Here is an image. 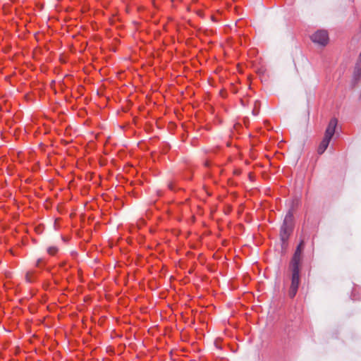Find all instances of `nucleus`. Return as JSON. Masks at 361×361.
<instances>
[{"label": "nucleus", "mask_w": 361, "mask_h": 361, "mask_svg": "<svg viewBox=\"0 0 361 361\" xmlns=\"http://www.w3.org/2000/svg\"><path fill=\"white\" fill-rule=\"evenodd\" d=\"M293 223V216L291 212H288L285 216L283 224L281 229V238L282 241H286L292 231Z\"/></svg>", "instance_id": "obj_3"}, {"label": "nucleus", "mask_w": 361, "mask_h": 361, "mask_svg": "<svg viewBox=\"0 0 361 361\" xmlns=\"http://www.w3.org/2000/svg\"><path fill=\"white\" fill-rule=\"evenodd\" d=\"M311 39L314 43L325 46L329 42V35L326 30H318L312 35Z\"/></svg>", "instance_id": "obj_4"}, {"label": "nucleus", "mask_w": 361, "mask_h": 361, "mask_svg": "<svg viewBox=\"0 0 361 361\" xmlns=\"http://www.w3.org/2000/svg\"><path fill=\"white\" fill-rule=\"evenodd\" d=\"M57 250H58L56 247H50L48 249V252H49V254L54 255L55 253H56Z\"/></svg>", "instance_id": "obj_6"}, {"label": "nucleus", "mask_w": 361, "mask_h": 361, "mask_svg": "<svg viewBox=\"0 0 361 361\" xmlns=\"http://www.w3.org/2000/svg\"><path fill=\"white\" fill-rule=\"evenodd\" d=\"M252 113H253V114L257 115V114H258V111H255V110H253V111H252Z\"/></svg>", "instance_id": "obj_7"}, {"label": "nucleus", "mask_w": 361, "mask_h": 361, "mask_svg": "<svg viewBox=\"0 0 361 361\" xmlns=\"http://www.w3.org/2000/svg\"><path fill=\"white\" fill-rule=\"evenodd\" d=\"M336 125L337 119L334 118H331L326 129L324 137L318 147L319 154H323L328 147L330 140L335 133Z\"/></svg>", "instance_id": "obj_2"}, {"label": "nucleus", "mask_w": 361, "mask_h": 361, "mask_svg": "<svg viewBox=\"0 0 361 361\" xmlns=\"http://www.w3.org/2000/svg\"><path fill=\"white\" fill-rule=\"evenodd\" d=\"M304 248V242L301 241L298 245L290 263L292 269V280L289 290V296L295 297L297 293L300 283V264L302 258V252Z\"/></svg>", "instance_id": "obj_1"}, {"label": "nucleus", "mask_w": 361, "mask_h": 361, "mask_svg": "<svg viewBox=\"0 0 361 361\" xmlns=\"http://www.w3.org/2000/svg\"><path fill=\"white\" fill-rule=\"evenodd\" d=\"M354 74L355 76H357V77L361 76V53L360 55L359 61H357V63L356 64Z\"/></svg>", "instance_id": "obj_5"}]
</instances>
